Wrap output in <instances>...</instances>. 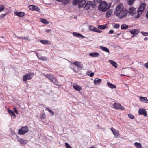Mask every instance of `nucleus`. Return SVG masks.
Returning <instances> with one entry per match:
<instances>
[{
  "instance_id": "obj_1",
  "label": "nucleus",
  "mask_w": 148,
  "mask_h": 148,
  "mask_svg": "<svg viewBox=\"0 0 148 148\" xmlns=\"http://www.w3.org/2000/svg\"><path fill=\"white\" fill-rule=\"evenodd\" d=\"M128 11L126 9L123 8V4L120 3L117 6L116 10L115 12V14L119 19L125 18L127 16Z\"/></svg>"
},
{
  "instance_id": "obj_2",
  "label": "nucleus",
  "mask_w": 148,
  "mask_h": 148,
  "mask_svg": "<svg viewBox=\"0 0 148 148\" xmlns=\"http://www.w3.org/2000/svg\"><path fill=\"white\" fill-rule=\"evenodd\" d=\"M45 77L48 78L54 84H56L58 83V81L55 77L51 74H42Z\"/></svg>"
},
{
  "instance_id": "obj_3",
  "label": "nucleus",
  "mask_w": 148,
  "mask_h": 148,
  "mask_svg": "<svg viewBox=\"0 0 148 148\" xmlns=\"http://www.w3.org/2000/svg\"><path fill=\"white\" fill-rule=\"evenodd\" d=\"M107 3L105 1H103L99 5V9L103 12L106 11L108 8Z\"/></svg>"
},
{
  "instance_id": "obj_4",
  "label": "nucleus",
  "mask_w": 148,
  "mask_h": 148,
  "mask_svg": "<svg viewBox=\"0 0 148 148\" xmlns=\"http://www.w3.org/2000/svg\"><path fill=\"white\" fill-rule=\"evenodd\" d=\"M85 3V0H74L73 2V4L75 5H78L80 8L83 7Z\"/></svg>"
},
{
  "instance_id": "obj_5",
  "label": "nucleus",
  "mask_w": 148,
  "mask_h": 148,
  "mask_svg": "<svg viewBox=\"0 0 148 148\" xmlns=\"http://www.w3.org/2000/svg\"><path fill=\"white\" fill-rule=\"evenodd\" d=\"M29 130L28 127L27 126L23 127L19 130L18 134L19 135H23L27 133Z\"/></svg>"
},
{
  "instance_id": "obj_6",
  "label": "nucleus",
  "mask_w": 148,
  "mask_h": 148,
  "mask_svg": "<svg viewBox=\"0 0 148 148\" xmlns=\"http://www.w3.org/2000/svg\"><path fill=\"white\" fill-rule=\"evenodd\" d=\"M33 73H31L25 74L23 76V80L24 81L26 82L27 80L30 79L33 77Z\"/></svg>"
},
{
  "instance_id": "obj_7",
  "label": "nucleus",
  "mask_w": 148,
  "mask_h": 148,
  "mask_svg": "<svg viewBox=\"0 0 148 148\" xmlns=\"http://www.w3.org/2000/svg\"><path fill=\"white\" fill-rule=\"evenodd\" d=\"M113 107L114 108L116 109H120L122 110H124V107L122 106L120 104L118 103H114L113 105Z\"/></svg>"
},
{
  "instance_id": "obj_8",
  "label": "nucleus",
  "mask_w": 148,
  "mask_h": 148,
  "mask_svg": "<svg viewBox=\"0 0 148 148\" xmlns=\"http://www.w3.org/2000/svg\"><path fill=\"white\" fill-rule=\"evenodd\" d=\"M29 9L32 10L36 11L39 12H41V10L39 8L35 5H30L29 6Z\"/></svg>"
},
{
  "instance_id": "obj_9",
  "label": "nucleus",
  "mask_w": 148,
  "mask_h": 148,
  "mask_svg": "<svg viewBox=\"0 0 148 148\" xmlns=\"http://www.w3.org/2000/svg\"><path fill=\"white\" fill-rule=\"evenodd\" d=\"M111 130L113 134L115 136V137L117 138L119 137L120 135L119 133L117 130L113 128H111Z\"/></svg>"
},
{
  "instance_id": "obj_10",
  "label": "nucleus",
  "mask_w": 148,
  "mask_h": 148,
  "mask_svg": "<svg viewBox=\"0 0 148 148\" xmlns=\"http://www.w3.org/2000/svg\"><path fill=\"white\" fill-rule=\"evenodd\" d=\"M138 113L139 114L143 115L144 116L147 115V112L146 110L143 108H140L138 110Z\"/></svg>"
},
{
  "instance_id": "obj_11",
  "label": "nucleus",
  "mask_w": 148,
  "mask_h": 148,
  "mask_svg": "<svg viewBox=\"0 0 148 148\" xmlns=\"http://www.w3.org/2000/svg\"><path fill=\"white\" fill-rule=\"evenodd\" d=\"M73 63L79 69H81L83 67V64L80 62L76 61L73 62Z\"/></svg>"
},
{
  "instance_id": "obj_12",
  "label": "nucleus",
  "mask_w": 148,
  "mask_h": 148,
  "mask_svg": "<svg viewBox=\"0 0 148 148\" xmlns=\"http://www.w3.org/2000/svg\"><path fill=\"white\" fill-rule=\"evenodd\" d=\"M146 6V4L145 3H143L142 4L139 6L138 11L142 13L145 9Z\"/></svg>"
},
{
  "instance_id": "obj_13",
  "label": "nucleus",
  "mask_w": 148,
  "mask_h": 148,
  "mask_svg": "<svg viewBox=\"0 0 148 148\" xmlns=\"http://www.w3.org/2000/svg\"><path fill=\"white\" fill-rule=\"evenodd\" d=\"M72 34L74 36L76 37L82 38H84V37L83 35L79 33L73 32Z\"/></svg>"
},
{
  "instance_id": "obj_14",
  "label": "nucleus",
  "mask_w": 148,
  "mask_h": 148,
  "mask_svg": "<svg viewBox=\"0 0 148 148\" xmlns=\"http://www.w3.org/2000/svg\"><path fill=\"white\" fill-rule=\"evenodd\" d=\"M139 98L140 100L143 103H148V99L146 97L140 96Z\"/></svg>"
},
{
  "instance_id": "obj_15",
  "label": "nucleus",
  "mask_w": 148,
  "mask_h": 148,
  "mask_svg": "<svg viewBox=\"0 0 148 148\" xmlns=\"http://www.w3.org/2000/svg\"><path fill=\"white\" fill-rule=\"evenodd\" d=\"M136 11V10L135 8L133 7H131L129 9V13L133 16L135 14Z\"/></svg>"
},
{
  "instance_id": "obj_16",
  "label": "nucleus",
  "mask_w": 148,
  "mask_h": 148,
  "mask_svg": "<svg viewBox=\"0 0 148 148\" xmlns=\"http://www.w3.org/2000/svg\"><path fill=\"white\" fill-rule=\"evenodd\" d=\"M14 14L19 17H22L25 15V12H23L16 11L14 12Z\"/></svg>"
},
{
  "instance_id": "obj_17",
  "label": "nucleus",
  "mask_w": 148,
  "mask_h": 148,
  "mask_svg": "<svg viewBox=\"0 0 148 148\" xmlns=\"http://www.w3.org/2000/svg\"><path fill=\"white\" fill-rule=\"evenodd\" d=\"M73 86L75 90L78 91H80L82 90L81 87L77 84H73Z\"/></svg>"
},
{
  "instance_id": "obj_18",
  "label": "nucleus",
  "mask_w": 148,
  "mask_h": 148,
  "mask_svg": "<svg viewBox=\"0 0 148 148\" xmlns=\"http://www.w3.org/2000/svg\"><path fill=\"white\" fill-rule=\"evenodd\" d=\"M99 53L97 52H91L89 53V55L93 57H97L99 56Z\"/></svg>"
},
{
  "instance_id": "obj_19",
  "label": "nucleus",
  "mask_w": 148,
  "mask_h": 148,
  "mask_svg": "<svg viewBox=\"0 0 148 148\" xmlns=\"http://www.w3.org/2000/svg\"><path fill=\"white\" fill-rule=\"evenodd\" d=\"M130 32L133 35V36H134L135 34H138L139 32L137 29H134L130 31Z\"/></svg>"
},
{
  "instance_id": "obj_20",
  "label": "nucleus",
  "mask_w": 148,
  "mask_h": 148,
  "mask_svg": "<svg viewBox=\"0 0 148 148\" xmlns=\"http://www.w3.org/2000/svg\"><path fill=\"white\" fill-rule=\"evenodd\" d=\"M38 58L39 59L43 61H47V58L42 56H40L38 55V53H36Z\"/></svg>"
},
{
  "instance_id": "obj_21",
  "label": "nucleus",
  "mask_w": 148,
  "mask_h": 148,
  "mask_svg": "<svg viewBox=\"0 0 148 148\" xmlns=\"http://www.w3.org/2000/svg\"><path fill=\"white\" fill-rule=\"evenodd\" d=\"M94 82L95 85L99 84L101 82V80L100 79L96 78L94 79Z\"/></svg>"
},
{
  "instance_id": "obj_22",
  "label": "nucleus",
  "mask_w": 148,
  "mask_h": 148,
  "mask_svg": "<svg viewBox=\"0 0 148 148\" xmlns=\"http://www.w3.org/2000/svg\"><path fill=\"white\" fill-rule=\"evenodd\" d=\"M40 42L43 44H49L51 45V42L49 41L48 40H41L40 41Z\"/></svg>"
},
{
  "instance_id": "obj_23",
  "label": "nucleus",
  "mask_w": 148,
  "mask_h": 148,
  "mask_svg": "<svg viewBox=\"0 0 148 148\" xmlns=\"http://www.w3.org/2000/svg\"><path fill=\"white\" fill-rule=\"evenodd\" d=\"M112 11L111 9H109L106 14V17L107 18L109 17L112 14Z\"/></svg>"
},
{
  "instance_id": "obj_24",
  "label": "nucleus",
  "mask_w": 148,
  "mask_h": 148,
  "mask_svg": "<svg viewBox=\"0 0 148 148\" xmlns=\"http://www.w3.org/2000/svg\"><path fill=\"white\" fill-rule=\"evenodd\" d=\"M109 62L115 68H116L118 67V65L114 61L112 60H110L109 61Z\"/></svg>"
},
{
  "instance_id": "obj_25",
  "label": "nucleus",
  "mask_w": 148,
  "mask_h": 148,
  "mask_svg": "<svg viewBox=\"0 0 148 148\" xmlns=\"http://www.w3.org/2000/svg\"><path fill=\"white\" fill-rule=\"evenodd\" d=\"M100 49L103 51L109 53V49L106 47L102 46H100Z\"/></svg>"
},
{
  "instance_id": "obj_26",
  "label": "nucleus",
  "mask_w": 148,
  "mask_h": 148,
  "mask_svg": "<svg viewBox=\"0 0 148 148\" xmlns=\"http://www.w3.org/2000/svg\"><path fill=\"white\" fill-rule=\"evenodd\" d=\"M8 110L9 114L11 116H14V118L16 117V115L13 110L10 109H8Z\"/></svg>"
},
{
  "instance_id": "obj_27",
  "label": "nucleus",
  "mask_w": 148,
  "mask_h": 148,
  "mask_svg": "<svg viewBox=\"0 0 148 148\" xmlns=\"http://www.w3.org/2000/svg\"><path fill=\"white\" fill-rule=\"evenodd\" d=\"M18 141L21 144H25L28 142V140H23L22 139H20L18 140Z\"/></svg>"
},
{
  "instance_id": "obj_28",
  "label": "nucleus",
  "mask_w": 148,
  "mask_h": 148,
  "mask_svg": "<svg viewBox=\"0 0 148 148\" xmlns=\"http://www.w3.org/2000/svg\"><path fill=\"white\" fill-rule=\"evenodd\" d=\"M142 13L140 12H139L138 11H137V12L135 13V15L134 16V17L135 18H139L140 17V16L141 15Z\"/></svg>"
},
{
  "instance_id": "obj_29",
  "label": "nucleus",
  "mask_w": 148,
  "mask_h": 148,
  "mask_svg": "<svg viewBox=\"0 0 148 148\" xmlns=\"http://www.w3.org/2000/svg\"><path fill=\"white\" fill-rule=\"evenodd\" d=\"M107 85L110 88L114 89L116 87V86L115 85L110 83L109 82H107Z\"/></svg>"
},
{
  "instance_id": "obj_30",
  "label": "nucleus",
  "mask_w": 148,
  "mask_h": 148,
  "mask_svg": "<svg viewBox=\"0 0 148 148\" xmlns=\"http://www.w3.org/2000/svg\"><path fill=\"white\" fill-rule=\"evenodd\" d=\"M93 3L92 1H89L87 2L86 5V7H87L89 8L93 5Z\"/></svg>"
},
{
  "instance_id": "obj_31",
  "label": "nucleus",
  "mask_w": 148,
  "mask_h": 148,
  "mask_svg": "<svg viewBox=\"0 0 148 148\" xmlns=\"http://www.w3.org/2000/svg\"><path fill=\"white\" fill-rule=\"evenodd\" d=\"M134 145L137 148H141L142 147L141 144L138 142H135L134 143Z\"/></svg>"
},
{
  "instance_id": "obj_32",
  "label": "nucleus",
  "mask_w": 148,
  "mask_h": 148,
  "mask_svg": "<svg viewBox=\"0 0 148 148\" xmlns=\"http://www.w3.org/2000/svg\"><path fill=\"white\" fill-rule=\"evenodd\" d=\"M128 28V26L125 24H123L121 26V29L122 30Z\"/></svg>"
},
{
  "instance_id": "obj_33",
  "label": "nucleus",
  "mask_w": 148,
  "mask_h": 148,
  "mask_svg": "<svg viewBox=\"0 0 148 148\" xmlns=\"http://www.w3.org/2000/svg\"><path fill=\"white\" fill-rule=\"evenodd\" d=\"M40 21L42 23L46 24H48L49 22L46 19H42L40 20Z\"/></svg>"
},
{
  "instance_id": "obj_34",
  "label": "nucleus",
  "mask_w": 148,
  "mask_h": 148,
  "mask_svg": "<svg viewBox=\"0 0 148 148\" xmlns=\"http://www.w3.org/2000/svg\"><path fill=\"white\" fill-rule=\"evenodd\" d=\"M96 28L95 27L93 26H90L89 27V29L92 31H95Z\"/></svg>"
},
{
  "instance_id": "obj_35",
  "label": "nucleus",
  "mask_w": 148,
  "mask_h": 148,
  "mask_svg": "<svg viewBox=\"0 0 148 148\" xmlns=\"http://www.w3.org/2000/svg\"><path fill=\"white\" fill-rule=\"evenodd\" d=\"M107 27L106 26H103L102 25H100L98 26V28L101 29H104Z\"/></svg>"
},
{
  "instance_id": "obj_36",
  "label": "nucleus",
  "mask_w": 148,
  "mask_h": 148,
  "mask_svg": "<svg viewBox=\"0 0 148 148\" xmlns=\"http://www.w3.org/2000/svg\"><path fill=\"white\" fill-rule=\"evenodd\" d=\"M45 110L48 111L52 115H54L53 112L49 108H46Z\"/></svg>"
},
{
  "instance_id": "obj_37",
  "label": "nucleus",
  "mask_w": 148,
  "mask_h": 148,
  "mask_svg": "<svg viewBox=\"0 0 148 148\" xmlns=\"http://www.w3.org/2000/svg\"><path fill=\"white\" fill-rule=\"evenodd\" d=\"M86 74L88 75L89 76L91 77H92L93 76L94 73L93 72H91L90 71H88L87 73Z\"/></svg>"
},
{
  "instance_id": "obj_38",
  "label": "nucleus",
  "mask_w": 148,
  "mask_h": 148,
  "mask_svg": "<svg viewBox=\"0 0 148 148\" xmlns=\"http://www.w3.org/2000/svg\"><path fill=\"white\" fill-rule=\"evenodd\" d=\"M135 0H128V3L130 5H132L134 2Z\"/></svg>"
},
{
  "instance_id": "obj_39",
  "label": "nucleus",
  "mask_w": 148,
  "mask_h": 148,
  "mask_svg": "<svg viewBox=\"0 0 148 148\" xmlns=\"http://www.w3.org/2000/svg\"><path fill=\"white\" fill-rule=\"evenodd\" d=\"M46 117V115L45 113H41L40 114V118L42 119H45Z\"/></svg>"
},
{
  "instance_id": "obj_40",
  "label": "nucleus",
  "mask_w": 148,
  "mask_h": 148,
  "mask_svg": "<svg viewBox=\"0 0 148 148\" xmlns=\"http://www.w3.org/2000/svg\"><path fill=\"white\" fill-rule=\"evenodd\" d=\"M120 25L119 24H114L113 25V27L114 28H116L117 29L119 28V27Z\"/></svg>"
},
{
  "instance_id": "obj_41",
  "label": "nucleus",
  "mask_w": 148,
  "mask_h": 148,
  "mask_svg": "<svg viewBox=\"0 0 148 148\" xmlns=\"http://www.w3.org/2000/svg\"><path fill=\"white\" fill-rule=\"evenodd\" d=\"M128 115L129 117L131 119H134V116L131 114H128Z\"/></svg>"
},
{
  "instance_id": "obj_42",
  "label": "nucleus",
  "mask_w": 148,
  "mask_h": 148,
  "mask_svg": "<svg viewBox=\"0 0 148 148\" xmlns=\"http://www.w3.org/2000/svg\"><path fill=\"white\" fill-rule=\"evenodd\" d=\"M65 145L66 148H72L66 142L65 143Z\"/></svg>"
},
{
  "instance_id": "obj_43",
  "label": "nucleus",
  "mask_w": 148,
  "mask_h": 148,
  "mask_svg": "<svg viewBox=\"0 0 148 148\" xmlns=\"http://www.w3.org/2000/svg\"><path fill=\"white\" fill-rule=\"evenodd\" d=\"M5 7L3 5H0V12H2L5 9Z\"/></svg>"
},
{
  "instance_id": "obj_44",
  "label": "nucleus",
  "mask_w": 148,
  "mask_h": 148,
  "mask_svg": "<svg viewBox=\"0 0 148 148\" xmlns=\"http://www.w3.org/2000/svg\"><path fill=\"white\" fill-rule=\"evenodd\" d=\"M142 34L144 36H148V32H141Z\"/></svg>"
},
{
  "instance_id": "obj_45",
  "label": "nucleus",
  "mask_w": 148,
  "mask_h": 148,
  "mask_svg": "<svg viewBox=\"0 0 148 148\" xmlns=\"http://www.w3.org/2000/svg\"><path fill=\"white\" fill-rule=\"evenodd\" d=\"M5 16L6 14H2L0 16V18L1 19L3 18Z\"/></svg>"
},
{
  "instance_id": "obj_46",
  "label": "nucleus",
  "mask_w": 148,
  "mask_h": 148,
  "mask_svg": "<svg viewBox=\"0 0 148 148\" xmlns=\"http://www.w3.org/2000/svg\"><path fill=\"white\" fill-rule=\"evenodd\" d=\"M95 32L99 33H101L102 32V31H101L99 30L97 28H96V29Z\"/></svg>"
},
{
  "instance_id": "obj_47",
  "label": "nucleus",
  "mask_w": 148,
  "mask_h": 148,
  "mask_svg": "<svg viewBox=\"0 0 148 148\" xmlns=\"http://www.w3.org/2000/svg\"><path fill=\"white\" fill-rule=\"evenodd\" d=\"M23 38L24 39L27 40L28 41H29L30 40V39L29 38L27 37H24V38Z\"/></svg>"
},
{
  "instance_id": "obj_48",
  "label": "nucleus",
  "mask_w": 148,
  "mask_h": 148,
  "mask_svg": "<svg viewBox=\"0 0 148 148\" xmlns=\"http://www.w3.org/2000/svg\"><path fill=\"white\" fill-rule=\"evenodd\" d=\"M14 110L15 113H16V114H18L17 110L16 108H14Z\"/></svg>"
},
{
  "instance_id": "obj_49",
  "label": "nucleus",
  "mask_w": 148,
  "mask_h": 148,
  "mask_svg": "<svg viewBox=\"0 0 148 148\" xmlns=\"http://www.w3.org/2000/svg\"><path fill=\"white\" fill-rule=\"evenodd\" d=\"M114 32V31L112 30H111L109 31V33L110 34L113 33Z\"/></svg>"
},
{
  "instance_id": "obj_50",
  "label": "nucleus",
  "mask_w": 148,
  "mask_h": 148,
  "mask_svg": "<svg viewBox=\"0 0 148 148\" xmlns=\"http://www.w3.org/2000/svg\"><path fill=\"white\" fill-rule=\"evenodd\" d=\"M145 66L147 68H148V62L145 64Z\"/></svg>"
},
{
  "instance_id": "obj_51",
  "label": "nucleus",
  "mask_w": 148,
  "mask_h": 148,
  "mask_svg": "<svg viewBox=\"0 0 148 148\" xmlns=\"http://www.w3.org/2000/svg\"><path fill=\"white\" fill-rule=\"evenodd\" d=\"M51 31V29H47V30H46V31L45 32L47 33H48L49 32Z\"/></svg>"
},
{
  "instance_id": "obj_52",
  "label": "nucleus",
  "mask_w": 148,
  "mask_h": 148,
  "mask_svg": "<svg viewBox=\"0 0 148 148\" xmlns=\"http://www.w3.org/2000/svg\"><path fill=\"white\" fill-rule=\"evenodd\" d=\"M16 37L17 38H19L20 39H23V37H18L17 36H16Z\"/></svg>"
},
{
  "instance_id": "obj_53",
  "label": "nucleus",
  "mask_w": 148,
  "mask_h": 148,
  "mask_svg": "<svg viewBox=\"0 0 148 148\" xmlns=\"http://www.w3.org/2000/svg\"><path fill=\"white\" fill-rule=\"evenodd\" d=\"M147 18L148 19V11L147 12L146 14Z\"/></svg>"
},
{
  "instance_id": "obj_54",
  "label": "nucleus",
  "mask_w": 148,
  "mask_h": 148,
  "mask_svg": "<svg viewBox=\"0 0 148 148\" xmlns=\"http://www.w3.org/2000/svg\"><path fill=\"white\" fill-rule=\"evenodd\" d=\"M57 1L59 2H62V1L64 0H57Z\"/></svg>"
},
{
  "instance_id": "obj_55",
  "label": "nucleus",
  "mask_w": 148,
  "mask_h": 148,
  "mask_svg": "<svg viewBox=\"0 0 148 148\" xmlns=\"http://www.w3.org/2000/svg\"><path fill=\"white\" fill-rule=\"evenodd\" d=\"M90 148H96L92 146V147H90Z\"/></svg>"
},
{
  "instance_id": "obj_56",
  "label": "nucleus",
  "mask_w": 148,
  "mask_h": 148,
  "mask_svg": "<svg viewBox=\"0 0 148 148\" xmlns=\"http://www.w3.org/2000/svg\"><path fill=\"white\" fill-rule=\"evenodd\" d=\"M147 40V38H144V40Z\"/></svg>"
},
{
  "instance_id": "obj_57",
  "label": "nucleus",
  "mask_w": 148,
  "mask_h": 148,
  "mask_svg": "<svg viewBox=\"0 0 148 148\" xmlns=\"http://www.w3.org/2000/svg\"><path fill=\"white\" fill-rule=\"evenodd\" d=\"M73 70H74V71L75 72H77V71H75L74 69H73Z\"/></svg>"
}]
</instances>
